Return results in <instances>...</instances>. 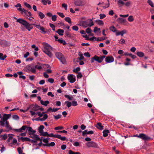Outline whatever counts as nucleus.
I'll use <instances>...</instances> for the list:
<instances>
[{"instance_id":"a211bd4d","label":"nucleus","mask_w":154,"mask_h":154,"mask_svg":"<svg viewBox=\"0 0 154 154\" xmlns=\"http://www.w3.org/2000/svg\"><path fill=\"white\" fill-rule=\"evenodd\" d=\"M54 137L59 139L62 141H64L66 140L65 137H61V135L58 134H54Z\"/></svg>"},{"instance_id":"dca6fc26","label":"nucleus","mask_w":154,"mask_h":154,"mask_svg":"<svg viewBox=\"0 0 154 154\" xmlns=\"http://www.w3.org/2000/svg\"><path fill=\"white\" fill-rule=\"evenodd\" d=\"M74 4L77 6H82L84 5V3L81 0H76L74 2Z\"/></svg>"},{"instance_id":"b1692460","label":"nucleus","mask_w":154,"mask_h":154,"mask_svg":"<svg viewBox=\"0 0 154 154\" xmlns=\"http://www.w3.org/2000/svg\"><path fill=\"white\" fill-rule=\"evenodd\" d=\"M110 133V131L108 130L105 129L103 131V136L104 137H106L108 136V134Z\"/></svg>"},{"instance_id":"680f3d73","label":"nucleus","mask_w":154,"mask_h":154,"mask_svg":"<svg viewBox=\"0 0 154 154\" xmlns=\"http://www.w3.org/2000/svg\"><path fill=\"white\" fill-rule=\"evenodd\" d=\"M17 150L19 154H22L23 152L22 149H21L20 147H18L17 149Z\"/></svg>"},{"instance_id":"3c124183","label":"nucleus","mask_w":154,"mask_h":154,"mask_svg":"<svg viewBox=\"0 0 154 154\" xmlns=\"http://www.w3.org/2000/svg\"><path fill=\"white\" fill-rule=\"evenodd\" d=\"M62 115L60 114H58L57 116L54 115V119L56 120H57L60 118Z\"/></svg>"},{"instance_id":"f3484780","label":"nucleus","mask_w":154,"mask_h":154,"mask_svg":"<svg viewBox=\"0 0 154 154\" xmlns=\"http://www.w3.org/2000/svg\"><path fill=\"white\" fill-rule=\"evenodd\" d=\"M31 25H33V24H30L28 22H27L25 26V27L29 31H30L31 29L33 28V27L32 26H31Z\"/></svg>"},{"instance_id":"0e129e2a","label":"nucleus","mask_w":154,"mask_h":154,"mask_svg":"<svg viewBox=\"0 0 154 154\" xmlns=\"http://www.w3.org/2000/svg\"><path fill=\"white\" fill-rule=\"evenodd\" d=\"M55 145V143L54 142H51L50 143H48V147L49 146H54Z\"/></svg>"},{"instance_id":"e2e57ef3","label":"nucleus","mask_w":154,"mask_h":154,"mask_svg":"<svg viewBox=\"0 0 154 154\" xmlns=\"http://www.w3.org/2000/svg\"><path fill=\"white\" fill-rule=\"evenodd\" d=\"M5 122L4 121L2 120L0 122V126L4 127L5 126Z\"/></svg>"},{"instance_id":"bf43d9fd","label":"nucleus","mask_w":154,"mask_h":154,"mask_svg":"<svg viewBox=\"0 0 154 154\" xmlns=\"http://www.w3.org/2000/svg\"><path fill=\"white\" fill-rule=\"evenodd\" d=\"M100 18L102 19L106 17V15L103 14H100Z\"/></svg>"},{"instance_id":"ddd939ff","label":"nucleus","mask_w":154,"mask_h":154,"mask_svg":"<svg viewBox=\"0 0 154 154\" xmlns=\"http://www.w3.org/2000/svg\"><path fill=\"white\" fill-rule=\"evenodd\" d=\"M18 137V141L19 142H20V140H21L23 142H24L25 141H31V139H29V138L28 137H19V136H17Z\"/></svg>"},{"instance_id":"4468645a","label":"nucleus","mask_w":154,"mask_h":154,"mask_svg":"<svg viewBox=\"0 0 154 154\" xmlns=\"http://www.w3.org/2000/svg\"><path fill=\"white\" fill-rule=\"evenodd\" d=\"M16 21L22 24L24 26V27L28 22L26 20L22 18H19L17 19Z\"/></svg>"},{"instance_id":"bb28decb","label":"nucleus","mask_w":154,"mask_h":154,"mask_svg":"<svg viewBox=\"0 0 154 154\" xmlns=\"http://www.w3.org/2000/svg\"><path fill=\"white\" fill-rule=\"evenodd\" d=\"M56 32L59 35L62 36L63 35V33L64 32V30L61 29H58L57 31H56Z\"/></svg>"},{"instance_id":"49530a36","label":"nucleus","mask_w":154,"mask_h":154,"mask_svg":"<svg viewBox=\"0 0 154 154\" xmlns=\"http://www.w3.org/2000/svg\"><path fill=\"white\" fill-rule=\"evenodd\" d=\"M147 2L149 5H150L152 7H154L153 4L151 0H148Z\"/></svg>"},{"instance_id":"412c9836","label":"nucleus","mask_w":154,"mask_h":154,"mask_svg":"<svg viewBox=\"0 0 154 154\" xmlns=\"http://www.w3.org/2000/svg\"><path fill=\"white\" fill-rule=\"evenodd\" d=\"M95 126L98 129L102 130L103 129V126L102 125L101 123L100 122L97 123Z\"/></svg>"},{"instance_id":"58836bf2","label":"nucleus","mask_w":154,"mask_h":154,"mask_svg":"<svg viewBox=\"0 0 154 154\" xmlns=\"http://www.w3.org/2000/svg\"><path fill=\"white\" fill-rule=\"evenodd\" d=\"M109 29L111 31L113 32H115L117 31L116 29V28L113 26H110L109 28Z\"/></svg>"},{"instance_id":"f257e3e1","label":"nucleus","mask_w":154,"mask_h":154,"mask_svg":"<svg viewBox=\"0 0 154 154\" xmlns=\"http://www.w3.org/2000/svg\"><path fill=\"white\" fill-rule=\"evenodd\" d=\"M56 57L63 64H66L67 61L64 56L60 52H57L55 54Z\"/></svg>"},{"instance_id":"2f4dec72","label":"nucleus","mask_w":154,"mask_h":154,"mask_svg":"<svg viewBox=\"0 0 154 154\" xmlns=\"http://www.w3.org/2000/svg\"><path fill=\"white\" fill-rule=\"evenodd\" d=\"M79 56L80 57H78L77 58V59L79 60H83L84 59V57L83 56L82 54L80 52H79L78 54Z\"/></svg>"},{"instance_id":"a19ab883","label":"nucleus","mask_w":154,"mask_h":154,"mask_svg":"<svg viewBox=\"0 0 154 154\" xmlns=\"http://www.w3.org/2000/svg\"><path fill=\"white\" fill-rule=\"evenodd\" d=\"M24 5L26 8L29 9H31L32 7L27 2H24Z\"/></svg>"},{"instance_id":"f8f14e48","label":"nucleus","mask_w":154,"mask_h":154,"mask_svg":"<svg viewBox=\"0 0 154 154\" xmlns=\"http://www.w3.org/2000/svg\"><path fill=\"white\" fill-rule=\"evenodd\" d=\"M11 116V114H4L2 119V120L6 122H8L7 120L9 119Z\"/></svg>"},{"instance_id":"aec40b11","label":"nucleus","mask_w":154,"mask_h":154,"mask_svg":"<svg viewBox=\"0 0 154 154\" xmlns=\"http://www.w3.org/2000/svg\"><path fill=\"white\" fill-rule=\"evenodd\" d=\"M48 50H43V52L47 55L50 57L51 58L53 56V54Z\"/></svg>"},{"instance_id":"6e6d98bb","label":"nucleus","mask_w":154,"mask_h":154,"mask_svg":"<svg viewBox=\"0 0 154 154\" xmlns=\"http://www.w3.org/2000/svg\"><path fill=\"white\" fill-rule=\"evenodd\" d=\"M25 14L27 16L30 17L32 18H33V19L34 18L33 17H31V16L32 15V14L30 11H27V13L26 14Z\"/></svg>"},{"instance_id":"c756f323","label":"nucleus","mask_w":154,"mask_h":154,"mask_svg":"<svg viewBox=\"0 0 154 154\" xmlns=\"http://www.w3.org/2000/svg\"><path fill=\"white\" fill-rule=\"evenodd\" d=\"M49 103V102L48 100H45V101L43 100H41V104L43 105L47 106Z\"/></svg>"},{"instance_id":"603ef678","label":"nucleus","mask_w":154,"mask_h":154,"mask_svg":"<svg viewBox=\"0 0 154 154\" xmlns=\"http://www.w3.org/2000/svg\"><path fill=\"white\" fill-rule=\"evenodd\" d=\"M36 114L38 115V116H39V117H41L44 114V112H42V113H41L40 112H37Z\"/></svg>"},{"instance_id":"9d476101","label":"nucleus","mask_w":154,"mask_h":154,"mask_svg":"<svg viewBox=\"0 0 154 154\" xmlns=\"http://www.w3.org/2000/svg\"><path fill=\"white\" fill-rule=\"evenodd\" d=\"M67 79L69 82L71 83H74L76 80L75 75L72 74L68 75Z\"/></svg>"},{"instance_id":"9b49d317","label":"nucleus","mask_w":154,"mask_h":154,"mask_svg":"<svg viewBox=\"0 0 154 154\" xmlns=\"http://www.w3.org/2000/svg\"><path fill=\"white\" fill-rule=\"evenodd\" d=\"M105 61L107 63H111L114 61V58L111 55L108 56L106 57Z\"/></svg>"},{"instance_id":"13d9d810","label":"nucleus","mask_w":154,"mask_h":154,"mask_svg":"<svg viewBox=\"0 0 154 154\" xmlns=\"http://www.w3.org/2000/svg\"><path fill=\"white\" fill-rule=\"evenodd\" d=\"M43 66L44 68H47L48 69H51L50 66L48 64H43Z\"/></svg>"},{"instance_id":"f704fd0d","label":"nucleus","mask_w":154,"mask_h":154,"mask_svg":"<svg viewBox=\"0 0 154 154\" xmlns=\"http://www.w3.org/2000/svg\"><path fill=\"white\" fill-rule=\"evenodd\" d=\"M58 42L61 44H63L64 45L66 44V42L62 39V38L58 40Z\"/></svg>"},{"instance_id":"09e8293b","label":"nucleus","mask_w":154,"mask_h":154,"mask_svg":"<svg viewBox=\"0 0 154 154\" xmlns=\"http://www.w3.org/2000/svg\"><path fill=\"white\" fill-rule=\"evenodd\" d=\"M12 118L13 119L16 120H18L19 119V116L18 115L15 114L13 115Z\"/></svg>"},{"instance_id":"0eeeda50","label":"nucleus","mask_w":154,"mask_h":154,"mask_svg":"<svg viewBox=\"0 0 154 154\" xmlns=\"http://www.w3.org/2000/svg\"><path fill=\"white\" fill-rule=\"evenodd\" d=\"M86 145L89 147H92L95 148H99L98 144L94 141H90L86 143Z\"/></svg>"},{"instance_id":"e433bc0d","label":"nucleus","mask_w":154,"mask_h":154,"mask_svg":"<svg viewBox=\"0 0 154 154\" xmlns=\"http://www.w3.org/2000/svg\"><path fill=\"white\" fill-rule=\"evenodd\" d=\"M64 104H66V106L68 108L70 107L72 105V103L69 101H66L64 103Z\"/></svg>"},{"instance_id":"79ce46f5","label":"nucleus","mask_w":154,"mask_h":154,"mask_svg":"<svg viewBox=\"0 0 154 154\" xmlns=\"http://www.w3.org/2000/svg\"><path fill=\"white\" fill-rule=\"evenodd\" d=\"M80 70V67H77L75 69H73V72L76 73H78Z\"/></svg>"},{"instance_id":"052dcab7","label":"nucleus","mask_w":154,"mask_h":154,"mask_svg":"<svg viewBox=\"0 0 154 154\" xmlns=\"http://www.w3.org/2000/svg\"><path fill=\"white\" fill-rule=\"evenodd\" d=\"M50 26L52 28V30L53 31L55 30V26L54 25L51 23H49Z\"/></svg>"},{"instance_id":"4d7b16f0","label":"nucleus","mask_w":154,"mask_h":154,"mask_svg":"<svg viewBox=\"0 0 154 154\" xmlns=\"http://www.w3.org/2000/svg\"><path fill=\"white\" fill-rule=\"evenodd\" d=\"M51 19L53 21H55L57 20V16L56 15H52Z\"/></svg>"},{"instance_id":"a878e982","label":"nucleus","mask_w":154,"mask_h":154,"mask_svg":"<svg viewBox=\"0 0 154 154\" xmlns=\"http://www.w3.org/2000/svg\"><path fill=\"white\" fill-rule=\"evenodd\" d=\"M17 10L20 11L21 12V13L22 14L23 12L24 14H26L27 12V10L25 9L24 8H22L21 7H20L17 9Z\"/></svg>"},{"instance_id":"20e7f679","label":"nucleus","mask_w":154,"mask_h":154,"mask_svg":"<svg viewBox=\"0 0 154 154\" xmlns=\"http://www.w3.org/2000/svg\"><path fill=\"white\" fill-rule=\"evenodd\" d=\"M134 137H136L140 138L142 139L144 141H146L150 140L152 139L150 137L147 136L146 134L143 133L140 134L139 135L137 134L133 136Z\"/></svg>"},{"instance_id":"2eb2a0df","label":"nucleus","mask_w":154,"mask_h":154,"mask_svg":"<svg viewBox=\"0 0 154 154\" xmlns=\"http://www.w3.org/2000/svg\"><path fill=\"white\" fill-rule=\"evenodd\" d=\"M40 136H48V137H54V134L52 133H51L50 134H48L47 132H43L41 134H40Z\"/></svg>"},{"instance_id":"c9c22d12","label":"nucleus","mask_w":154,"mask_h":154,"mask_svg":"<svg viewBox=\"0 0 154 154\" xmlns=\"http://www.w3.org/2000/svg\"><path fill=\"white\" fill-rule=\"evenodd\" d=\"M45 28L41 26V27H40V29H39L41 30V33H43L44 34H45L46 33H47V31L45 30Z\"/></svg>"},{"instance_id":"4be33fe9","label":"nucleus","mask_w":154,"mask_h":154,"mask_svg":"<svg viewBox=\"0 0 154 154\" xmlns=\"http://www.w3.org/2000/svg\"><path fill=\"white\" fill-rule=\"evenodd\" d=\"M116 21L119 23H125L126 22V20L125 19L121 17L118 18L116 20Z\"/></svg>"},{"instance_id":"393cba45","label":"nucleus","mask_w":154,"mask_h":154,"mask_svg":"<svg viewBox=\"0 0 154 154\" xmlns=\"http://www.w3.org/2000/svg\"><path fill=\"white\" fill-rule=\"evenodd\" d=\"M45 128V127L43 125H40L38 128V131L41 134L44 132L43 129Z\"/></svg>"},{"instance_id":"39448f33","label":"nucleus","mask_w":154,"mask_h":154,"mask_svg":"<svg viewBox=\"0 0 154 154\" xmlns=\"http://www.w3.org/2000/svg\"><path fill=\"white\" fill-rule=\"evenodd\" d=\"M33 64H31L26 66L24 68V71L26 72H30L32 73H35V70L33 69Z\"/></svg>"},{"instance_id":"4c0bfd02","label":"nucleus","mask_w":154,"mask_h":154,"mask_svg":"<svg viewBox=\"0 0 154 154\" xmlns=\"http://www.w3.org/2000/svg\"><path fill=\"white\" fill-rule=\"evenodd\" d=\"M67 22L69 23H71V19L70 17H66L64 19Z\"/></svg>"},{"instance_id":"6e6552de","label":"nucleus","mask_w":154,"mask_h":154,"mask_svg":"<svg viewBox=\"0 0 154 154\" xmlns=\"http://www.w3.org/2000/svg\"><path fill=\"white\" fill-rule=\"evenodd\" d=\"M29 134L30 135L32 134L33 135V137L30 136L31 138H35V140H31V142L32 143H36L37 142V141L38 140V139H39V137H38V135L34 133H31L30 132H29Z\"/></svg>"},{"instance_id":"a18cd8bd","label":"nucleus","mask_w":154,"mask_h":154,"mask_svg":"<svg viewBox=\"0 0 154 154\" xmlns=\"http://www.w3.org/2000/svg\"><path fill=\"white\" fill-rule=\"evenodd\" d=\"M100 28H98L97 27H95L94 28L93 32L94 33H96V32L98 31L99 32H100Z\"/></svg>"},{"instance_id":"423d86ee","label":"nucleus","mask_w":154,"mask_h":154,"mask_svg":"<svg viewBox=\"0 0 154 154\" xmlns=\"http://www.w3.org/2000/svg\"><path fill=\"white\" fill-rule=\"evenodd\" d=\"M0 45L3 48L8 47L11 45V43L5 40L0 39Z\"/></svg>"},{"instance_id":"de8ad7c7","label":"nucleus","mask_w":154,"mask_h":154,"mask_svg":"<svg viewBox=\"0 0 154 154\" xmlns=\"http://www.w3.org/2000/svg\"><path fill=\"white\" fill-rule=\"evenodd\" d=\"M66 35L65 36V37H68L69 38H70L71 37V35L70 33L68 31H66L65 32Z\"/></svg>"},{"instance_id":"864d4df0","label":"nucleus","mask_w":154,"mask_h":154,"mask_svg":"<svg viewBox=\"0 0 154 154\" xmlns=\"http://www.w3.org/2000/svg\"><path fill=\"white\" fill-rule=\"evenodd\" d=\"M64 97L66 98H67L68 100H72V98H73L72 97H71L70 96H69V95H66V94L65 95Z\"/></svg>"},{"instance_id":"7c9ffc66","label":"nucleus","mask_w":154,"mask_h":154,"mask_svg":"<svg viewBox=\"0 0 154 154\" xmlns=\"http://www.w3.org/2000/svg\"><path fill=\"white\" fill-rule=\"evenodd\" d=\"M38 16L41 19L43 18L45 16V14L42 12L39 11H37Z\"/></svg>"},{"instance_id":"c03bdc74","label":"nucleus","mask_w":154,"mask_h":154,"mask_svg":"<svg viewBox=\"0 0 154 154\" xmlns=\"http://www.w3.org/2000/svg\"><path fill=\"white\" fill-rule=\"evenodd\" d=\"M1 137H2V139L3 140H5L7 138V134H4L3 135H1Z\"/></svg>"},{"instance_id":"774afa93","label":"nucleus","mask_w":154,"mask_h":154,"mask_svg":"<svg viewBox=\"0 0 154 154\" xmlns=\"http://www.w3.org/2000/svg\"><path fill=\"white\" fill-rule=\"evenodd\" d=\"M91 28H87L86 30V32L88 34H89L90 33H91Z\"/></svg>"},{"instance_id":"f03ea898","label":"nucleus","mask_w":154,"mask_h":154,"mask_svg":"<svg viewBox=\"0 0 154 154\" xmlns=\"http://www.w3.org/2000/svg\"><path fill=\"white\" fill-rule=\"evenodd\" d=\"M106 57L105 55H102L98 57L96 55H95L94 57L91 58V62L92 63H94V61H96L99 63H101L103 61V59Z\"/></svg>"},{"instance_id":"5701e85b","label":"nucleus","mask_w":154,"mask_h":154,"mask_svg":"<svg viewBox=\"0 0 154 154\" xmlns=\"http://www.w3.org/2000/svg\"><path fill=\"white\" fill-rule=\"evenodd\" d=\"M5 125L6 128L8 129V130H5L6 132H8L9 131L12 130L13 128L11 127V126L9 125V123L8 122H5Z\"/></svg>"},{"instance_id":"69168bd1","label":"nucleus","mask_w":154,"mask_h":154,"mask_svg":"<svg viewBox=\"0 0 154 154\" xmlns=\"http://www.w3.org/2000/svg\"><path fill=\"white\" fill-rule=\"evenodd\" d=\"M72 29L74 30L77 31L79 29V28L76 26L75 25L72 26Z\"/></svg>"},{"instance_id":"6ab92c4d","label":"nucleus","mask_w":154,"mask_h":154,"mask_svg":"<svg viewBox=\"0 0 154 154\" xmlns=\"http://www.w3.org/2000/svg\"><path fill=\"white\" fill-rule=\"evenodd\" d=\"M42 44L44 46V50H48L49 49L48 48H50L51 49L52 48L51 46L49 44L47 43L43 42Z\"/></svg>"},{"instance_id":"cd10ccee","label":"nucleus","mask_w":154,"mask_h":154,"mask_svg":"<svg viewBox=\"0 0 154 154\" xmlns=\"http://www.w3.org/2000/svg\"><path fill=\"white\" fill-rule=\"evenodd\" d=\"M95 22L97 23V25L99 26L103 25L104 24V23L101 20H97L95 21Z\"/></svg>"},{"instance_id":"8fccbe9b","label":"nucleus","mask_w":154,"mask_h":154,"mask_svg":"<svg viewBox=\"0 0 154 154\" xmlns=\"http://www.w3.org/2000/svg\"><path fill=\"white\" fill-rule=\"evenodd\" d=\"M77 73L78 74V75H77V79H81L83 76V75L81 72H79L78 73Z\"/></svg>"},{"instance_id":"ea45409f","label":"nucleus","mask_w":154,"mask_h":154,"mask_svg":"<svg viewBox=\"0 0 154 154\" xmlns=\"http://www.w3.org/2000/svg\"><path fill=\"white\" fill-rule=\"evenodd\" d=\"M68 154H81L79 152H75L71 150H69Z\"/></svg>"},{"instance_id":"338daca9","label":"nucleus","mask_w":154,"mask_h":154,"mask_svg":"<svg viewBox=\"0 0 154 154\" xmlns=\"http://www.w3.org/2000/svg\"><path fill=\"white\" fill-rule=\"evenodd\" d=\"M84 55L86 57H91V55L89 52H85L84 54Z\"/></svg>"},{"instance_id":"72a5a7b5","label":"nucleus","mask_w":154,"mask_h":154,"mask_svg":"<svg viewBox=\"0 0 154 154\" xmlns=\"http://www.w3.org/2000/svg\"><path fill=\"white\" fill-rule=\"evenodd\" d=\"M125 4V3L122 0H119L118 1V4L120 7H121L122 5Z\"/></svg>"},{"instance_id":"c85d7f7f","label":"nucleus","mask_w":154,"mask_h":154,"mask_svg":"<svg viewBox=\"0 0 154 154\" xmlns=\"http://www.w3.org/2000/svg\"><path fill=\"white\" fill-rule=\"evenodd\" d=\"M136 54L139 57H142L144 56V54L142 52L138 51L137 52Z\"/></svg>"},{"instance_id":"7ed1b4c3","label":"nucleus","mask_w":154,"mask_h":154,"mask_svg":"<svg viewBox=\"0 0 154 154\" xmlns=\"http://www.w3.org/2000/svg\"><path fill=\"white\" fill-rule=\"evenodd\" d=\"M93 19H90L89 20V23L88 24V22L87 21L80 20L79 21V22L84 27H86L88 26L91 27L94 24L92 20Z\"/></svg>"},{"instance_id":"473e14b6","label":"nucleus","mask_w":154,"mask_h":154,"mask_svg":"<svg viewBox=\"0 0 154 154\" xmlns=\"http://www.w3.org/2000/svg\"><path fill=\"white\" fill-rule=\"evenodd\" d=\"M99 38H97L94 36H93L92 37L89 38V40L90 41H99Z\"/></svg>"},{"instance_id":"5fc2aeb1","label":"nucleus","mask_w":154,"mask_h":154,"mask_svg":"<svg viewBox=\"0 0 154 154\" xmlns=\"http://www.w3.org/2000/svg\"><path fill=\"white\" fill-rule=\"evenodd\" d=\"M98 38H99V41H101L105 40L107 38V37H98Z\"/></svg>"},{"instance_id":"1a4fd4ad","label":"nucleus","mask_w":154,"mask_h":154,"mask_svg":"<svg viewBox=\"0 0 154 154\" xmlns=\"http://www.w3.org/2000/svg\"><path fill=\"white\" fill-rule=\"evenodd\" d=\"M37 65L34 66L33 64V65L34 68L33 69H34V70L35 71V73L36 72V69H37L38 70H40L42 69V68H44V66H43V64L38 62H37Z\"/></svg>"},{"instance_id":"37998d69","label":"nucleus","mask_w":154,"mask_h":154,"mask_svg":"<svg viewBox=\"0 0 154 154\" xmlns=\"http://www.w3.org/2000/svg\"><path fill=\"white\" fill-rule=\"evenodd\" d=\"M43 117L42 118V121H45L48 117V115L47 114H44L43 115Z\"/></svg>"}]
</instances>
